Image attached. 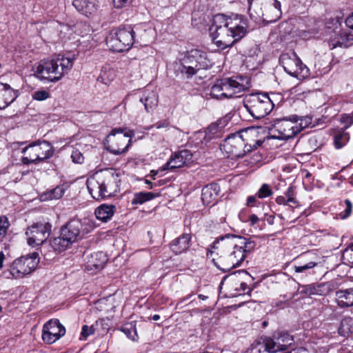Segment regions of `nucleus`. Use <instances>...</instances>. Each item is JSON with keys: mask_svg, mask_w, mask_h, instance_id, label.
<instances>
[{"mask_svg": "<svg viewBox=\"0 0 353 353\" xmlns=\"http://www.w3.org/2000/svg\"><path fill=\"white\" fill-rule=\"evenodd\" d=\"M248 24L241 15L227 17L218 14L213 18L210 34L216 45L225 49L233 46L247 33Z\"/></svg>", "mask_w": 353, "mask_h": 353, "instance_id": "1", "label": "nucleus"}, {"mask_svg": "<svg viewBox=\"0 0 353 353\" xmlns=\"http://www.w3.org/2000/svg\"><path fill=\"white\" fill-rule=\"evenodd\" d=\"M216 253L212 258L214 265L223 272L239 267L245 260L244 251L238 243V236L226 234L216 239L208 248V255Z\"/></svg>", "mask_w": 353, "mask_h": 353, "instance_id": "2", "label": "nucleus"}, {"mask_svg": "<svg viewBox=\"0 0 353 353\" xmlns=\"http://www.w3.org/2000/svg\"><path fill=\"white\" fill-rule=\"evenodd\" d=\"M256 134L257 132L254 129H246L232 134L225 139L223 143L221 145V148L232 158L242 157L247 152L256 149L262 144L261 141H255L253 139Z\"/></svg>", "mask_w": 353, "mask_h": 353, "instance_id": "3", "label": "nucleus"}, {"mask_svg": "<svg viewBox=\"0 0 353 353\" xmlns=\"http://www.w3.org/2000/svg\"><path fill=\"white\" fill-rule=\"evenodd\" d=\"M73 61V58L62 55L52 59L41 60L34 68V76L41 81L57 82L72 69Z\"/></svg>", "mask_w": 353, "mask_h": 353, "instance_id": "4", "label": "nucleus"}, {"mask_svg": "<svg viewBox=\"0 0 353 353\" xmlns=\"http://www.w3.org/2000/svg\"><path fill=\"white\" fill-rule=\"evenodd\" d=\"M119 174L113 170L101 171L87 180V187L96 200L110 197L119 190Z\"/></svg>", "mask_w": 353, "mask_h": 353, "instance_id": "5", "label": "nucleus"}, {"mask_svg": "<svg viewBox=\"0 0 353 353\" xmlns=\"http://www.w3.org/2000/svg\"><path fill=\"white\" fill-rule=\"evenodd\" d=\"M249 87L248 80L242 76L219 79L211 88L210 95L215 99L233 98Z\"/></svg>", "mask_w": 353, "mask_h": 353, "instance_id": "6", "label": "nucleus"}, {"mask_svg": "<svg viewBox=\"0 0 353 353\" xmlns=\"http://www.w3.org/2000/svg\"><path fill=\"white\" fill-rule=\"evenodd\" d=\"M39 263V254L33 252L15 259L10 268L2 272L5 279H19L31 274L36 270Z\"/></svg>", "mask_w": 353, "mask_h": 353, "instance_id": "7", "label": "nucleus"}, {"mask_svg": "<svg viewBox=\"0 0 353 353\" xmlns=\"http://www.w3.org/2000/svg\"><path fill=\"white\" fill-rule=\"evenodd\" d=\"M298 117L292 116L290 119L287 118L277 119L274 121L273 132H276L277 135L274 137L279 139L288 140L293 138L299 133L308 123H310V118L305 117L301 119V123H298Z\"/></svg>", "mask_w": 353, "mask_h": 353, "instance_id": "8", "label": "nucleus"}, {"mask_svg": "<svg viewBox=\"0 0 353 353\" xmlns=\"http://www.w3.org/2000/svg\"><path fill=\"white\" fill-rule=\"evenodd\" d=\"M134 137V133L132 130L127 128H114L106 138L105 148L115 155L125 153Z\"/></svg>", "mask_w": 353, "mask_h": 353, "instance_id": "9", "label": "nucleus"}, {"mask_svg": "<svg viewBox=\"0 0 353 353\" xmlns=\"http://www.w3.org/2000/svg\"><path fill=\"white\" fill-rule=\"evenodd\" d=\"M181 72L191 77L200 70H205L212 65L210 59L206 52L193 49L188 52L182 59Z\"/></svg>", "mask_w": 353, "mask_h": 353, "instance_id": "10", "label": "nucleus"}, {"mask_svg": "<svg viewBox=\"0 0 353 353\" xmlns=\"http://www.w3.org/2000/svg\"><path fill=\"white\" fill-rule=\"evenodd\" d=\"M243 104L249 113L256 119L268 115L273 109L274 103L266 94L254 93L247 95Z\"/></svg>", "mask_w": 353, "mask_h": 353, "instance_id": "11", "label": "nucleus"}, {"mask_svg": "<svg viewBox=\"0 0 353 353\" xmlns=\"http://www.w3.org/2000/svg\"><path fill=\"white\" fill-rule=\"evenodd\" d=\"M134 31L130 26L120 28L108 35L106 43L114 52L128 50L134 42Z\"/></svg>", "mask_w": 353, "mask_h": 353, "instance_id": "12", "label": "nucleus"}, {"mask_svg": "<svg viewBox=\"0 0 353 353\" xmlns=\"http://www.w3.org/2000/svg\"><path fill=\"white\" fill-rule=\"evenodd\" d=\"M24 157L21 161L23 164L37 163L49 159L53 155L54 150L48 141L34 143L23 149Z\"/></svg>", "mask_w": 353, "mask_h": 353, "instance_id": "13", "label": "nucleus"}, {"mask_svg": "<svg viewBox=\"0 0 353 353\" xmlns=\"http://www.w3.org/2000/svg\"><path fill=\"white\" fill-rule=\"evenodd\" d=\"M279 61L287 73L299 80L305 79L310 75L309 68L302 63L294 52L282 54Z\"/></svg>", "mask_w": 353, "mask_h": 353, "instance_id": "14", "label": "nucleus"}, {"mask_svg": "<svg viewBox=\"0 0 353 353\" xmlns=\"http://www.w3.org/2000/svg\"><path fill=\"white\" fill-rule=\"evenodd\" d=\"M51 225L49 223H36L28 228L26 232L28 243L31 246L43 244L50 236Z\"/></svg>", "mask_w": 353, "mask_h": 353, "instance_id": "15", "label": "nucleus"}, {"mask_svg": "<svg viewBox=\"0 0 353 353\" xmlns=\"http://www.w3.org/2000/svg\"><path fill=\"white\" fill-rule=\"evenodd\" d=\"M65 333V327L59 320H50L43 325L42 339L45 343L52 344L63 336Z\"/></svg>", "mask_w": 353, "mask_h": 353, "instance_id": "16", "label": "nucleus"}, {"mask_svg": "<svg viewBox=\"0 0 353 353\" xmlns=\"http://www.w3.org/2000/svg\"><path fill=\"white\" fill-rule=\"evenodd\" d=\"M82 226L83 223L80 220H72L61 229V234L72 244L81 238Z\"/></svg>", "mask_w": 353, "mask_h": 353, "instance_id": "17", "label": "nucleus"}, {"mask_svg": "<svg viewBox=\"0 0 353 353\" xmlns=\"http://www.w3.org/2000/svg\"><path fill=\"white\" fill-rule=\"evenodd\" d=\"M279 343L271 338L261 339L254 344L252 351V353H275L279 352L281 347Z\"/></svg>", "mask_w": 353, "mask_h": 353, "instance_id": "18", "label": "nucleus"}, {"mask_svg": "<svg viewBox=\"0 0 353 353\" xmlns=\"http://www.w3.org/2000/svg\"><path fill=\"white\" fill-rule=\"evenodd\" d=\"M192 159V154L190 151L184 150L174 155L165 165L163 170L179 168L185 165Z\"/></svg>", "mask_w": 353, "mask_h": 353, "instance_id": "19", "label": "nucleus"}, {"mask_svg": "<svg viewBox=\"0 0 353 353\" xmlns=\"http://www.w3.org/2000/svg\"><path fill=\"white\" fill-rule=\"evenodd\" d=\"M17 97V92L8 84L0 82V109H3L12 103Z\"/></svg>", "mask_w": 353, "mask_h": 353, "instance_id": "20", "label": "nucleus"}, {"mask_svg": "<svg viewBox=\"0 0 353 353\" xmlns=\"http://www.w3.org/2000/svg\"><path fill=\"white\" fill-rule=\"evenodd\" d=\"M73 6L85 16L94 14L98 8V0H73Z\"/></svg>", "mask_w": 353, "mask_h": 353, "instance_id": "21", "label": "nucleus"}, {"mask_svg": "<svg viewBox=\"0 0 353 353\" xmlns=\"http://www.w3.org/2000/svg\"><path fill=\"white\" fill-rule=\"evenodd\" d=\"M190 240L191 235L190 234H183L170 243V249L176 254L184 252L188 249Z\"/></svg>", "mask_w": 353, "mask_h": 353, "instance_id": "22", "label": "nucleus"}, {"mask_svg": "<svg viewBox=\"0 0 353 353\" xmlns=\"http://www.w3.org/2000/svg\"><path fill=\"white\" fill-rule=\"evenodd\" d=\"M108 259L106 255L102 252H97L91 255V259L88 261L86 269L88 271H97L101 270Z\"/></svg>", "mask_w": 353, "mask_h": 353, "instance_id": "23", "label": "nucleus"}, {"mask_svg": "<svg viewBox=\"0 0 353 353\" xmlns=\"http://www.w3.org/2000/svg\"><path fill=\"white\" fill-rule=\"evenodd\" d=\"M336 299L340 307L353 306V288L337 291Z\"/></svg>", "mask_w": 353, "mask_h": 353, "instance_id": "24", "label": "nucleus"}, {"mask_svg": "<svg viewBox=\"0 0 353 353\" xmlns=\"http://www.w3.org/2000/svg\"><path fill=\"white\" fill-rule=\"evenodd\" d=\"M140 101L143 103L146 112H150L157 106L158 96L154 91H145L140 98Z\"/></svg>", "mask_w": 353, "mask_h": 353, "instance_id": "25", "label": "nucleus"}, {"mask_svg": "<svg viewBox=\"0 0 353 353\" xmlns=\"http://www.w3.org/2000/svg\"><path fill=\"white\" fill-rule=\"evenodd\" d=\"M218 199V190L216 185L210 184L202 189L201 199L205 205H210Z\"/></svg>", "mask_w": 353, "mask_h": 353, "instance_id": "26", "label": "nucleus"}, {"mask_svg": "<svg viewBox=\"0 0 353 353\" xmlns=\"http://www.w3.org/2000/svg\"><path fill=\"white\" fill-rule=\"evenodd\" d=\"M114 210V205L103 204L95 210L94 213L97 219L106 222L113 216Z\"/></svg>", "mask_w": 353, "mask_h": 353, "instance_id": "27", "label": "nucleus"}, {"mask_svg": "<svg viewBox=\"0 0 353 353\" xmlns=\"http://www.w3.org/2000/svg\"><path fill=\"white\" fill-rule=\"evenodd\" d=\"M353 44V32L352 31H342L337 37V41H332V48L343 47L347 48Z\"/></svg>", "mask_w": 353, "mask_h": 353, "instance_id": "28", "label": "nucleus"}, {"mask_svg": "<svg viewBox=\"0 0 353 353\" xmlns=\"http://www.w3.org/2000/svg\"><path fill=\"white\" fill-rule=\"evenodd\" d=\"M70 245V243L61 234L60 236L50 241V246L57 252L65 250Z\"/></svg>", "mask_w": 353, "mask_h": 353, "instance_id": "29", "label": "nucleus"}, {"mask_svg": "<svg viewBox=\"0 0 353 353\" xmlns=\"http://www.w3.org/2000/svg\"><path fill=\"white\" fill-rule=\"evenodd\" d=\"M158 196V194H154L153 192H141L134 194L132 200V204H143V203L150 201Z\"/></svg>", "mask_w": 353, "mask_h": 353, "instance_id": "30", "label": "nucleus"}, {"mask_svg": "<svg viewBox=\"0 0 353 353\" xmlns=\"http://www.w3.org/2000/svg\"><path fill=\"white\" fill-rule=\"evenodd\" d=\"M353 331V319L351 317H345L341 321L339 327V334L345 336Z\"/></svg>", "mask_w": 353, "mask_h": 353, "instance_id": "31", "label": "nucleus"}, {"mask_svg": "<svg viewBox=\"0 0 353 353\" xmlns=\"http://www.w3.org/2000/svg\"><path fill=\"white\" fill-rule=\"evenodd\" d=\"M238 243L240 244L241 249L244 251L245 259L247 254L254 251L256 247V243L254 241L250 239H245L241 236H238Z\"/></svg>", "mask_w": 353, "mask_h": 353, "instance_id": "32", "label": "nucleus"}, {"mask_svg": "<svg viewBox=\"0 0 353 353\" xmlns=\"http://www.w3.org/2000/svg\"><path fill=\"white\" fill-rule=\"evenodd\" d=\"M350 139V135L347 132H345L344 131L343 132H338L334 135V145L335 148L337 149H340L342 147H343Z\"/></svg>", "mask_w": 353, "mask_h": 353, "instance_id": "33", "label": "nucleus"}, {"mask_svg": "<svg viewBox=\"0 0 353 353\" xmlns=\"http://www.w3.org/2000/svg\"><path fill=\"white\" fill-rule=\"evenodd\" d=\"M121 330L127 336L128 338L132 341L137 339V333L135 325L132 323H128L121 327Z\"/></svg>", "mask_w": 353, "mask_h": 353, "instance_id": "34", "label": "nucleus"}, {"mask_svg": "<svg viewBox=\"0 0 353 353\" xmlns=\"http://www.w3.org/2000/svg\"><path fill=\"white\" fill-rule=\"evenodd\" d=\"M220 136V129L218 125L211 124L205 130L206 139L210 140Z\"/></svg>", "mask_w": 353, "mask_h": 353, "instance_id": "35", "label": "nucleus"}, {"mask_svg": "<svg viewBox=\"0 0 353 353\" xmlns=\"http://www.w3.org/2000/svg\"><path fill=\"white\" fill-rule=\"evenodd\" d=\"M274 339L275 340V342H279V344L281 346V348H279V351L285 350L289 345L292 343V339L287 334L281 335L277 338H274Z\"/></svg>", "mask_w": 353, "mask_h": 353, "instance_id": "36", "label": "nucleus"}, {"mask_svg": "<svg viewBox=\"0 0 353 353\" xmlns=\"http://www.w3.org/2000/svg\"><path fill=\"white\" fill-rule=\"evenodd\" d=\"M276 203L278 205H283L284 208H286L285 211L292 212L294 210V206L292 203L288 201V199L284 196H279L276 198Z\"/></svg>", "mask_w": 353, "mask_h": 353, "instance_id": "37", "label": "nucleus"}, {"mask_svg": "<svg viewBox=\"0 0 353 353\" xmlns=\"http://www.w3.org/2000/svg\"><path fill=\"white\" fill-rule=\"evenodd\" d=\"M272 194V190L270 189V186L266 183L263 184L256 193V196L259 199H263Z\"/></svg>", "mask_w": 353, "mask_h": 353, "instance_id": "38", "label": "nucleus"}, {"mask_svg": "<svg viewBox=\"0 0 353 353\" xmlns=\"http://www.w3.org/2000/svg\"><path fill=\"white\" fill-rule=\"evenodd\" d=\"M9 226L8 219L5 216H0V236H5Z\"/></svg>", "mask_w": 353, "mask_h": 353, "instance_id": "39", "label": "nucleus"}, {"mask_svg": "<svg viewBox=\"0 0 353 353\" xmlns=\"http://www.w3.org/2000/svg\"><path fill=\"white\" fill-rule=\"evenodd\" d=\"M50 97L49 92L41 90H37L32 94V98L37 101H44Z\"/></svg>", "mask_w": 353, "mask_h": 353, "instance_id": "40", "label": "nucleus"}, {"mask_svg": "<svg viewBox=\"0 0 353 353\" xmlns=\"http://www.w3.org/2000/svg\"><path fill=\"white\" fill-rule=\"evenodd\" d=\"M64 194V189L61 187H57L50 192V198L51 199H59Z\"/></svg>", "mask_w": 353, "mask_h": 353, "instance_id": "41", "label": "nucleus"}, {"mask_svg": "<svg viewBox=\"0 0 353 353\" xmlns=\"http://www.w3.org/2000/svg\"><path fill=\"white\" fill-rule=\"evenodd\" d=\"M71 158L72 159V161L76 163H82L84 159L82 153L77 149L72 151Z\"/></svg>", "mask_w": 353, "mask_h": 353, "instance_id": "42", "label": "nucleus"}, {"mask_svg": "<svg viewBox=\"0 0 353 353\" xmlns=\"http://www.w3.org/2000/svg\"><path fill=\"white\" fill-rule=\"evenodd\" d=\"M284 196H285L288 201L291 202L293 205H298V201L294 196V190L292 187L288 188Z\"/></svg>", "mask_w": 353, "mask_h": 353, "instance_id": "43", "label": "nucleus"}, {"mask_svg": "<svg viewBox=\"0 0 353 353\" xmlns=\"http://www.w3.org/2000/svg\"><path fill=\"white\" fill-rule=\"evenodd\" d=\"M316 265L314 262H309L307 264L303 265H298L294 266V270L296 272H303L307 270L311 269L314 267H315Z\"/></svg>", "mask_w": 353, "mask_h": 353, "instance_id": "44", "label": "nucleus"}, {"mask_svg": "<svg viewBox=\"0 0 353 353\" xmlns=\"http://www.w3.org/2000/svg\"><path fill=\"white\" fill-rule=\"evenodd\" d=\"M345 203L346 208H345L344 212H343V214H341L342 219L347 218L350 215V214L352 212V204L349 199H346L345 201Z\"/></svg>", "mask_w": 353, "mask_h": 353, "instance_id": "45", "label": "nucleus"}, {"mask_svg": "<svg viewBox=\"0 0 353 353\" xmlns=\"http://www.w3.org/2000/svg\"><path fill=\"white\" fill-rule=\"evenodd\" d=\"M94 333V329L92 327H89L86 325H83L81 330V336L86 339Z\"/></svg>", "mask_w": 353, "mask_h": 353, "instance_id": "46", "label": "nucleus"}, {"mask_svg": "<svg viewBox=\"0 0 353 353\" xmlns=\"http://www.w3.org/2000/svg\"><path fill=\"white\" fill-rule=\"evenodd\" d=\"M154 126L157 129L168 128L170 127V122L167 119L161 120L157 122Z\"/></svg>", "mask_w": 353, "mask_h": 353, "instance_id": "47", "label": "nucleus"}, {"mask_svg": "<svg viewBox=\"0 0 353 353\" xmlns=\"http://www.w3.org/2000/svg\"><path fill=\"white\" fill-rule=\"evenodd\" d=\"M130 0H113V3L115 8H122L128 5Z\"/></svg>", "mask_w": 353, "mask_h": 353, "instance_id": "48", "label": "nucleus"}, {"mask_svg": "<svg viewBox=\"0 0 353 353\" xmlns=\"http://www.w3.org/2000/svg\"><path fill=\"white\" fill-rule=\"evenodd\" d=\"M345 24L353 32V13L346 19Z\"/></svg>", "mask_w": 353, "mask_h": 353, "instance_id": "49", "label": "nucleus"}, {"mask_svg": "<svg viewBox=\"0 0 353 353\" xmlns=\"http://www.w3.org/2000/svg\"><path fill=\"white\" fill-rule=\"evenodd\" d=\"M256 194L255 196H250L248 197V199H247V205H252L254 202L256 201Z\"/></svg>", "mask_w": 353, "mask_h": 353, "instance_id": "50", "label": "nucleus"}, {"mask_svg": "<svg viewBox=\"0 0 353 353\" xmlns=\"http://www.w3.org/2000/svg\"><path fill=\"white\" fill-rule=\"evenodd\" d=\"M249 220L251 222V224L253 225L259 221V218L256 214H252L250 215Z\"/></svg>", "mask_w": 353, "mask_h": 353, "instance_id": "51", "label": "nucleus"}, {"mask_svg": "<svg viewBox=\"0 0 353 353\" xmlns=\"http://www.w3.org/2000/svg\"><path fill=\"white\" fill-rule=\"evenodd\" d=\"M192 294H190L187 295L185 297H183V298L181 299L179 301V302L177 303L176 305L178 306L179 304L182 303L185 301L190 299L192 297Z\"/></svg>", "mask_w": 353, "mask_h": 353, "instance_id": "52", "label": "nucleus"}, {"mask_svg": "<svg viewBox=\"0 0 353 353\" xmlns=\"http://www.w3.org/2000/svg\"><path fill=\"white\" fill-rule=\"evenodd\" d=\"M4 259H5V256H4L3 253L2 252H0V269L3 266V263Z\"/></svg>", "mask_w": 353, "mask_h": 353, "instance_id": "53", "label": "nucleus"}, {"mask_svg": "<svg viewBox=\"0 0 353 353\" xmlns=\"http://www.w3.org/2000/svg\"><path fill=\"white\" fill-rule=\"evenodd\" d=\"M274 6L276 9L280 10L281 8V3L278 1H275L274 3Z\"/></svg>", "mask_w": 353, "mask_h": 353, "instance_id": "54", "label": "nucleus"}, {"mask_svg": "<svg viewBox=\"0 0 353 353\" xmlns=\"http://www.w3.org/2000/svg\"><path fill=\"white\" fill-rule=\"evenodd\" d=\"M349 250L353 251V243H351L348 248H347L345 250V252H348Z\"/></svg>", "mask_w": 353, "mask_h": 353, "instance_id": "55", "label": "nucleus"}, {"mask_svg": "<svg viewBox=\"0 0 353 353\" xmlns=\"http://www.w3.org/2000/svg\"><path fill=\"white\" fill-rule=\"evenodd\" d=\"M158 172L156 170H151L150 171V176L152 177H154L157 174Z\"/></svg>", "mask_w": 353, "mask_h": 353, "instance_id": "56", "label": "nucleus"}, {"mask_svg": "<svg viewBox=\"0 0 353 353\" xmlns=\"http://www.w3.org/2000/svg\"><path fill=\"white\" fill-rule=\"evenodd\" d=\"M152 320L154 321H158L159 319H160V316L158 315V314H154L153 315V316L152 317Z\"/></svg>", "mask_w": 353, "mask_h": 353, "instance_id": "57", "label": "nucleus"}, {"mask_svg": "<svg viewBox=\"0 0 353 353\" xmlns=\"http://www.w3.org/2000/svg\"><path fill=\"white\" fill-rule=\"evenodd\" d=\"M308 290H310V292H309L310 294H314V291H313L314 289L312 288H307L304 292L305 293H307L308 292Z\"/></svg>", "mask_w": 353, "mask_h": 353, "instance_id": "58", "label": "nucleus"}, {"mask_svg": "<svg viewBox=\"0 0 353 353\" xmlns=\"http://www.w3.org/2000/svg\"><path fill=\"white\" fill-rule=\"evenodd\" d=\"M199 298L203 301L207 299L208 296H205V295H203V294H199Z\"/></svg>", "mask_w": 353, "mask_h": 353, "instance_id": "59", "label": "nucleus"}, {"mask_svg": "<svg viewBox=\"0 0 353 353\" xmlns=\"http://www.w3.org/2000/svg\"><path fill=\"white\" fill-rule=\"evenodd\" d=\"M103 75H104L103 74H101V75L98 78V81H101V82L103 81V79H104Z\"/></svg>", "mask_w": 353, "mask_h": 353, "instance_id": "60", "label": "nucleus"}, {"mask_svg": "<svg viewBox=\"0 0 353 353\" xmlns=\"http://www.w3.org/2000/svg\"><path fill=\"white\" fill-rule=\"evenodd\" d=\"M145 183H146L147 184L150 185V189H152V188H153L152 183L150 181H148V180H145Z\"/></svg>", "mask_w": 353, "mask_h": 353, "instance_id": "61", "label": "nucleus"}, {"mask_svg": "<svg viewBox=\"0 0 353 353\" xmlns=\"http://www.w3.org/2000/svg\"><path fill=\"white\" fill-rule=\"evenodd\" d=\"M241 288H242V289L244 290H245V287H246V284H245V283H242L241 284Z\"/></svg>", "mask_w": 353, "mask_h": 353, "instance_id": "62", "label": "nucleus"}, {"mask_svg": "<svg viewBox=\"0 0 353 353\" xmlns=\"http://www.w3.org/2000/svg\"><path fill=\"white\" fill-rule=\"evenodd\" d=\"M249 11L251 12L252 11V9H251V7L250 6L249 8ZM250 15L251 17H252L253 14L252 12H250Z\"/></svg>", "mask_w": 353, "mask_h": 353, "instance_id": "63", "label": "nucleus"}, {"mask_svg": "<svg viewBox=\"0 0 353 353\" xmlns=\"http://www.w3.org/2000/svg\"><path fill=\"white\" fill-rule=\"evenodd\" d=\"M1 310H2V308H1V307L0 306V312H1Z\"/></svg>", "mask_w": 353, "mask_h": 353, "instance_id": "64", "label": "nucleus"}]
</instances>
